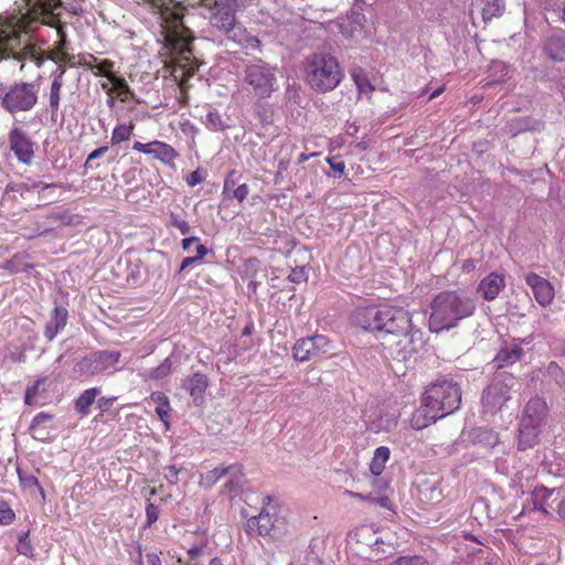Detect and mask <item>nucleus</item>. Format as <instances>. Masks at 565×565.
I'll use <instances>...</instances> for the list:
<instances>
[{
  "label": "nucleus",
  "mask_w": 565,
  "mask_h": 565,
  "mask_svg": "<svg viewBox=\"0 0 565 565\" xmlns=\"http://www.w3.org/2000/svg\"><path fill=\"white\" fill-rule=\"evenodd\" d=\"M183 470V467L175 465L164 467V479L170 484H177L179 482V473Z\"/></svg>",
  "instance_id": "obj_46"
},
{
  "label": "nucleus",
  "mask_w": 565,
  "mask_h": 565,
  "mask_svg": "<svg viewBox=\"0 0 565 565\" xmlns=\"http://www.w3.org/2000/svg\"><path fill=\"white\" fill-rule=\"evenodd\" d=\"M53 418L52 415L50 414H46V413H39L38 415L34 416L32 423H31V430L34 431V434L38 431V429L45 423L47 422H51Z\"/></svg>",
  "instance_id": "obj_49"
},
{
  "label": "nucleus",
  "mask_w": 565,
  "mask_h": 565,
  "mask_svg": "<svg viewBox=\"0 0 565 565\" xmlns=\"http://www.w3.org/2000/svg\"><path fill=\"white\" fill-rule=\"evenodd\" d=\"M207 254V249L203 244H198L196 255L193 257H185L182 259L179 271H183L191 267L193 264L201 262Z\"/></svg>",
  "instance_id": "obj_39"
},
{
  "label": "nucleus",
  "mask_w": 565,
  "mask_h": 565,
  "mask_svg": "<svg viewBox=\"0 0 565 565\" xmlns=\"http://www.w3.org/2000/svg\"><path fill=\"white\" fill-rule=\"evenodd\" d=\"M100 86L105 93H115L116 97L121 103L135 99V93L129 86L128 82L118 74L116 76H113V78H110V82L102 83Z\"/></svg>",
  "instance_id": "obj_22"
},
{
  "label": "nucleus",
  "mask_w": 565,
  "mask_h": 565,
  "mask_svg": "<svg viewBox=\"0 0 565 565\" xmlns=\"http://www.w3.org/2000/svg\"><path fill=\"white\" fill-rule=\"evenodd\" d=\"M19 45L20 43L13 46L12 51H10L7 58L12 56L14 60L19 62L29 60L38 66H41L46 61L45 53L38 49L35 45L26 44L21 51L15 52V47ZM3 60H6V57Z\"/></svg>",
  "instance_id": "obj_25"
},
{
  "label": "nucleus",
  "mask_w": 565,
  "mask_h": 565,
  "mask_svg": "<svg viewBox=\"0 0 565 565\" xmlns=\"http://www.w3.org/2000/svg\"><path fill=\"white\" fill-rule=\"evenodd\" d=\"M18 477L20 484L24 489H38L42 495H44V490L41 487L38 478L31 473H26L22 471L21 469H18Z\"/></svg>",
  "instance_id": "obj_38"
},
{
  "label": "nucleus",
  "mask_w": 565,
  "mask_h": 565,
  "mask_svg": "<svg viewBox=\"0 0 565 565\" xmlns=\"http://www.w3.org/2000/svg\"><path fill=\"white\" fill-rule=\"evenodd\" d=\"M170 226L178 228L182 235H186L190 233V225L186 221L179 218V216L174 213L170 215Z\"/></svg>",
  "instance_id": "obj_47"
},
{
  "label": "nucleus",
  "mask_w": 565,
  "mask_h": 565,
  "mask_svg": "<svg viewBox=\"0 0 565 565\" xmlns=\"http://www.w3.org/2000/svg\"><path fill=\"white\" fill-rule=\"evenodd\" d=\"M56 64H57V67L52 73V79L64 81V75L66 73V64H64L63 62H58Z\"/></svg>",
  "instance_id": "obj_59"
},
{
  "label": "nucleus",
  "mask_w": 565,
  "mask_h": 565,
  "mask_svg": "<svg viewBox=\"0 0 565 565\" xmlns=\"http://www.w3.org/2000/svg\"><path fill=\"white\" fill-rule=\"evenodd\" d=\"M255 113L263 125H269L273 122V109L268 104L256 103Z\"/></svg>",
  "instance_id": "obj_40"
},
{
  "label": "nucleus",
  "mask_w": 565,
  "mask_h": 565,
  "mask_svg": "<svg viewBox=\"0 0 565 565\" xmlns=\"http://www.w3.org/2000/svg\"><path fill=\"white\" fill-rule=\"evenodd\" d=\"M117 401V397L115 396H110V397H100L98 399V408L102 411V412H107L109 411L114 403Z\"/></svg>",
  "instance_id": "obj_55"
},
{
  "label": "nucleus",
  "mask_w": 565,
  "mask_h": 565,
  "mask_svg": "<svg viewBox=\"0 0 565 565\" xmlns=\"http://www.w3.org/2000/svg\"><path fill=\"white\" fill-rule=\"evenodd\" d=\"M276 70L263 62L246 67L245 81L260 98H267L276 90Z\"/></svg>",
  "instance_id": "obj_10"
},
{
  "label": "nucleus",
  "mask_w": 565,
  "mask_h": 565,
  "mask_svg": "<svg viewBox=\"0 0 565 565\" xmlns=\"http://www.w3.org/2000/svg\"><path fill=\"white\" fill-rule=\"evenodd\" d=\"M288 279L295 284H300L302 281H306L307 275H306L305 268L303 267L292 268L288 275Z\"/></svg>",
  "instance_id": "obj_50"
},
{
  "label": "nucleus",
  "mask_w": 565,
  "mask_h": 565,
  "mask_svg": "<svg viewBox=\"0 0 565 565\" xmlns=\"http://www.w3.org/2000/svg\"><path fill=\"white\" fill-rule=\"evenodd\" d=\"M29 257V254L24 252L17 253L3 264L2 268L12 274L26 271L33 267L28 263Z\"/></svg>",
  "instance_id": "obj_33"
},
{
  "label": "nucleus",
  "mask_w": 565,
  "mask_h": 565,
  "mask_svg": "<svg viewBox=\"0 0 565 565\" xmlns=\"http://www.w3.org/2000/svg\"><path fill=\"white\" fill-rule=\"evenodd\" d=\"M148 565H162L160 555L157 553H150L147 555Z\"/></svg>",
  "instance_id": "obj_62"
},
{
  "label": "nucleus",
  "mask_w": 565,
  "mask_h": 565,
  "mask_svg": "<svg viewBox=\"0 0 565 565\" xmlns=\"http://www.w3.org/2000/svg\"><path fill=\"white\" fill-rule=\"evenodd\" d=\"M236 174H237L236 170H231L226 174L225 180H224V186H223V195L230 196L228 191H230L231 188H233L235 185V177H236Z\"/></svg>",
  "instance_id": "obj_54"
},
{
  "label": "nucleus",
  "mask_w": 565,
  "mask_h": 565,
  "mask_svg": "<svg viewBox=\"0 0 565 565\" xmlns=\"http://www.w3.org/2000/svg\"><path fill=\"white\" fill-rule=\"evenodd\" d=\"M228 472V468L225 467H216L212 470H210L206 476L205 480L210 483L217 482L222 477H224Z\"/></svg>",
  "instance_id": "obj_48"
},
{
  "label": "nucleus",
  "mask_w": 565,
  "mask_h": 565,
  "mask_svg": "<svg viewBox=\"0 0 565 565\" xmlns=\"http://www.w3.org/2000/svg\"><path fill=\"white\" fill-rule=\"evenodd\" d=\"M68 312L66 308L57 306L54 308L50 320L45 326L44 335L49 341H52L66 326Z\"/></svg>",
  "instance_id": "obj_23"
},
{
  "label": "nucleus",
  "mask_w": 565,
  "mask_h": 565,
  "mask_svg": "<svg viewBox=\"0 0 565 565\" xmlns=\"http://www.w3.org/2000/svg\"><path fill=\"white\" fill-rule=\"evenodd\" d=\"M166 22V38L171 49L177 53L172 62V76L179 81L181 92L180 100L186 105L189 94L188 81L199 70L198 61L193 57L191 44L194 40L190 30L183 24V13L180 9L162 10Z\"/></svg>",
  "instance_id": "obj_3"
},
{
  "label": "nucleus",
  "mask_w": 565,
  "mask_h": 565,
  "mask_svg": "<svg viewBox=\"0 0 565 565\" xmlns=\"http://www.w3.org/2000/svg\"><path fill=\"white\" fill-rule=\"evenodd\" d=\"M545 54L555 62L565 61V39L553 35L550 36L544 44Z\"/></svg>",
  "instance_id": "obj_30"
},
{
  "label": "nucleus",
  "mask_w": 565,
  "mask_h": 565,
  "mask_svg": "<svg viewBox=\"0 0 565 565\" xmlns=\"http://www.w3.org/2000/svg\"><path fill=\"white\" fill-rule=\"evenodd\" d=\"M352 323L379 334L381 345L393 358L408 360L416 352L414 339L420 330L413 323L412 313L403 307L372 305L358 307L351 315Z\"/></svg>",
  "instance_id": "obj_1"
},
{
  "label": "nucleus",
  "mask_w": 565,
  "mask_h": 565,
  "mask_svg": "<svg viewBox=\"0 0 565 565\" xmlns=\"http://www.w3.org/2000/svg\"><path fill=\"white\" fill-rule=\"evenodd\" d=\"M557 514L565 521V498L557 505Z\"/></svg>",
  "instance_id": "obj_64"
},
{
  "label": "nucleus",
  "mask_w": 565,
  "mask_h": 565,
  "mask_svg": "<svg viewBox=\"0 0 565 565\" xmlns=\"http://www.w3.org/2000/svg\"><path fill=\"white\" fill-rule=\"evenodd\" d=\"M99 387H92L85 390L74 402L75 411L82 415L86 416L89 414L90 406L94 404L96 397L99 395Z\"/></svg>",
  "instance_id": "obj_31"
},
{
  "label": "nucleus",
  "mask_w": 565,
  "mask_h": 565,
  "mask_svg": "<svg viewBox=\"0 0 565 565\" xmlns=\"http://www.w3.org/2000/svg\"><path fill=\"white\" fill-rule=\"evenodd\" d=\"M172 369V361L170 358H166L160 365L151 369L148 372L147 379L151 381H159L167 377Z\"/></svg>",
  "instance_id": "obj_37"
},
{
  "label": "nucleus",
  "mask_w": 565,
  "mask_h": 565,
  "mask_svg": "<svg viewBox=\"0 0 565 565\" xmlns=\"http://www.w3.org/2000/svg\"><path fill=\"white\" fill-rule=\"evenodd\" d=\"M331 348L332 343L328 337L316 334L298 339L292 347V355L297 361L306 362L327 354Z\"/></svg>",
  "instance_id": "obj_12"
},
{
  "label": "nucleus",
  "mask_w": 565,
  "mask_h": 565,
  "mask_svg": "<svg viewBox=\"0 0 565 565\" xmlns=\"http://www.w3.org/2000/svg\"><path fill=\"white\" fill-rule=\"evenodd\" d=\"M548 407L544 398L534 396L525 405L520 420L518 447L526 450L539 443V437L546 426Z\"/></svg>",
  "instance_id": "obj_7"
},
{
  "label": "nucleus",
  "mask_w": 565,
  "mask_h": 565,
  "mask_svg": "<svg viewBox=\"0 0 565 565\" xmlns=\"http://www.w3.org/2000/svg\"><path fill=\"white\" fill-rule=\"evenodd\" d=\"M10 150L13 151L17 159L24 163L30 164L34 157L33 142L30 137L21 129L13 128L9 134Z\"/></svg>",
  "instance_id": "obj_17"
},
{
  "label": "nucleus",
  "mask_w": 565,
  "mask_h": 565,
  "mask_svg": "<svg viewBox=\"0 0 565 565\" xmlns=\"http://www.w3.org/2000/svg\"><path fill=\"white\" fill-rule=\"evenodd\" d=\"M79 65L84 68L90 71L95 76H103L107 78V82H110L113 76H116L117 73L115 70V62L108 58L100 60L96 57L94 54H86L81 56Z\"/></svg>",
  "instance_id": "obj_18"
},
{
  "label": "nucleus",
  "mask_w": 565,
  "mask_h": 565,
  "mask_svg": "<svg viewBox=\"0 0 565 565\" xmlns=\"http://www.w3.org/2000/svg\"><path fill=\"white\" fill-rule=\"evenodd\" d=\"M15 520L14 511L6 503L0 504V524L9 525Z\"/></svg>",
  "instance_id": "obj_45"
},
{
  "label": "nucleus",
  "mask_w": 565,
  "mask_h": 565,
  "mask_svg": "<svg viewBox=\"0 0 565 565\" xmlns=\"http://www.w3.org/2000/svg\"><path fill=\"white\" fill-rule=\"evenodd\" d=\"M160 511L157 505L152 502L147 501L146 503V522L143 524V529L151 527L159 519Z\"/></svg>",
  "instance_id": "obj_43"
},
{
  "label": "nucleus",
  "mask_w": 565,
  "mask_h": 565,
  "mask_svg": "<svg viewBox=\"0 0 565 565\" xmlns=\"http://www.w3.org/2000/svg\"><path fill=\"white\" fill-rule=\"evenodd\" d=\"M554 489H547L544 486L535 487L532 492L533 508L542 512L544 515L550 514V509L552 504L550 503V499L554 494Z\"/></svg>",
  "instance_id": "obj_29"
},
{
  "label": "nucleus",
  "mask_w": 565,
  "mask_h": 565,
  "mask_svg": "<svg viewBox=\"0 0 565 565\" xmlns=\"http://www.w3.org/2000/svg\"><path fill=\"white\" fill-rule=\"evenodd\" d=\"M206 121L209 125H211L214 129H223V122L222 118L218 113L216 111H210L206 115Z\"/></svg>",
  "instance_id": "obj_53"
},
{
  "label": "nucleus",
  "mask_w": 565,
  "mask_h": 565,
  "mask_svg": "<svg viewBox=\"0 0 565 565\" xmlns=\"http://www.w3.org/2000/svg\"><path fill=\"white\" fill-rule=\"evenodd\" d=\"M199 241H200V239H199V237H196V236L185 237V238H183V239H182V242H181L182 248H183L184 250H188V249L190 248L191 244H193V243H199Z\"/></svg>",
  "instance_id": "obj_63"
},
{
  "label": "nucleus",
  "mask_w": 565,
  "mask_h": 565,
  "mask_svg": "<svg viewBox=\"0 0 565 565\" xmlns=\"http://www.w3.org/2000/svg\"><path fill=\"white\" fill-rule=\"evenodd\" d=\"M107 151H108V147L107 146H103V147H99V148L93 150L88 154V157L86 159V162H85V166H88L92 160L97 159V158L104 156Z\"/></svg>",
  "instance_id": "obj_57"
},
{
  "label": "nucleus",
  "mask_w": 565,
  "mask_h": 565,
  "mask_svg": "<svg viewBox=\"0 0 565 565\" xmlns=\"http://www.w3.org/2000/svg\"><path fill=\"white\" fill-rule=\"evenodd\" d=\"M203 181V177L202 174L200 173L199 170H195L193 172H191L188 177H186V183L189 186H194L199 183H201Z\"/></svg>",
  "instance_id": "obj_58"
},
{
  "label": "nucleus",
  "mask_w": 565,
  "mask_h": 565,
  "mask_svg": "<svg viewBox=\"0 0 565 565\" xmlns=\"http://www.w3.org/2000/svg\"><path fill=\"white\" fill-rule=\"evenodd\" d=\"M461 269L465 273H470V271L475 270L476 269V260H473L471 258L463 260Z\"/></svg>",
  "instance_id": "obj_61"
},
{
  "label": "nucleus",
  "mask_w": 565,
  "mask_h": 565,
  "mask_svg": "<svg viewBox=\"0 0 565 565\" xmlns=\"http://www.w3.org/2000/svg\"><path fill=\"white\" fill-rule=\"evenodd\" d=\"M303 75L310 88L320 94L335 89L344 76L339 61L328 53L309 55L303 63Z\"/></svg>",
  "instance_id": "obj_5"
},
{
  "label": "nucleus",
  "mask_w": 565,
  "mask_h": 565,
  "mask_svg": "<svg viewBox=\"0 0 565 565\" xmlns=\"http://www.w3.org/2000/svg\"><path fill=\"white\" fill-rule=\"evenodd\" d=\"M184 386L193 401L196 403L198 401L203 399L205 391L209 386V379L205 374L196 372L188 377Z\"/></svg>",
  "instance_id": "obj_27"
},
{
  "label": "nucleus",
  "mask_w": 565,
  "mask_h": 565,
  "mask_svg": "<svg viewBox=\"0 0 565 565\" xmlns=\"http://www.w3.org/2000/svg\"><path fill=\"white\" fill-rule=\"evenodd\" d=\"M351 77L360 93L366 94L372 93L374 90V86L371 84L369 78L361 72H352Z\"/></svg>",
  "instance_id": "obj_41"
},
{
  "label": "nucleus",
  "mask_w": 565,
  "mask_h": 565,
  "mask_svg": "<svg viewBox=\"0 0 565 565\" xmlns=\"http://www.w3.org/2000/svg\"><path fill=\"white\" fill-rule=\"evenodd\" d=\"M135 129V124L130 122L128 125L121 124L117 125L111 134V143L118 145L122 141L129 140Z\"/></svg>",
  "instance_id": "obj_36"
},
{
  "label": "nucleus",
  "mask_w": 565,
  "mask_h": 565,
  "mask_svg": "<svg viewBox=\"0 0 565 565\" xmlns=\"http://www.w3.org/2000/svg\"><path fill=\"white\" fill-rule=\"evenodd\" d=\"M328 163L334 172L339 174H342L344 172L345 164L342 160H339L338 158L333 157L328 159Z\"/></svg>",
  "instance_id": "obj_56"
},
{
  "label": "nucleus",
  "mask_w": 565,
  "mask_h": 565,
  "mask_svg": "<svg viewBox=\"0 0 565 565\" xmlns=\"http://www.w3.org/2000/svg\"><path fill=\"white\" fill-rule=\"evenodd\" d=\"M461 395L458 383L447 376H439L425 386L422 398L444 418L460 407Z\"/></svg>",
  "instance_id": "obj_6"
},
{
  "label": "nucleus",
  "mask_w": 565,
  "mask_h": 565,
  "mask_svg": "<svg viewBox=\"0 0 565 565\" xmlns=\"http://www.w3.org/2000/svg\"><path fill=\"white\" fill-rule=\"evenodd\" d=\"M472 7L479 9L484 21L502 15L504 0H472Z\"/></svg>",
  "instance_id": "obj_28"
},
{
  "label": "nucleus",
  "mask_w": 565,
  "mask_h": 565,
  "mask_svg": "<svg viewBox=\"0 0 565 565\" xmlns=\"http://www.w3.org/2000/svg\"><path fill=\"white\" fill-rule=\"evenodd\" d=\"M38 102V95L34 85L31 83L14 84L3 95L2 107L10 114L28 111L32 109Z\"/></svg>",
  "instance_id": "obj_11"
},
{
  "label": "nucleus",
  "mask_w": 565,
  "mask_h": 565,
  "mask_svg": "<svg viewBox=\"0 0 565 565\" xmlns=\"http://www.w3.org/2000/svg\"><path fill=\"white\" fill-rule=\"evenodd\" d=\"M344 494H347V495H349L351 498L359 499L361 501H366V502H371V500H375L372 494H362V493H358V492H354V491H351V490H345Z\"/></svg>",
  "instance_id": "obj_60"
},
{
  "label": "nucleus",
  "mask_w": 565,
  "mask_h": 565,
  "mask_svg": "<svg viewBox=\"0 0 565 565\" xmlns=\"http://www.w3.org/2000/svg\"><path fill=\"white\" fill-rule=\"evenodd\" d=\"M45 382V379H39L32 386H29L25 392V403L32 404L33 398L36 396L40 385Z\"/></svg>",
  "instance_id": "obj_51"
},
{
  "label": "nucleus",
  "mask_w": 565,
  "mask_h": 565,
  "mask_svg": "<svg viewBox=\"0 0 565 565\" xmlns=\"http://www.w3.org/2000/svg\"><path fill=\"white\" fill-rule=\"evenodd\" d=\"M515 379L511 374H500L487 386L482 393V412L484 414H497L511 398V390Z\"/></svg>",
  "instance_id": "obj_9"
},
{
  "label": "nucleus",
  "mask_w": 565,
  "mask_h": 565,
  "mask_svg": "<svg viewBox=\"0 0 565 565\" xmlns=\"http://www.w3.org/2000/svg\"><path fill=\"white\" fill-rule=\"evenodd\" d=\"M26 11L19 10L18 14L3 17L0 14V61L8 56L13 46L20 43L22 33L35 31L39 25L46 24L54 28L58 40L53 49L45 53L46 60L58 63L67 51V34L65 23L55 11L62 7V0H24Z\"/></svg>",
  "instance_id": "obj_2"
},
{
  "label": "nucleus",
  "mask_w": 565,
  "mask_h": 565,
  "mask_svg": "<svg viewBox=\"0 0 565 565\" xmlns=\"http://www.w3.org/2000/svg\"><path fill=\"white\" fill-rule=\"evenodd\" d=\"M120 356L121 354L118 351H96L77 362L75 371L81 375L87 376L102 373L115 366L119 362Z\"/></svg>",
  "instance_id": "obj_13"
},
{
  "label": "nucleus",
  "mask_w": 565,
  "mask_h": 565,
  "mask_svg": "<svg viewBox=\"0 0 565 565\" xmlns=\"http://www.w3.org/2000/svg\"><path fill=\"white\" fill-rule=\"evenodd\" d=\"M132 149L145 154H151L156 160L169 167L174 166V161L179 157L178 151L171 145L160 140L147 143L136 141Z\"/></svg>",
  "instance_id": "obj_15"
},
{
  "label": "nucleus",
  "mask_w": 565,
  "mask_h": 565,
  "mask_svg": "<svg viewBox=\"0 0 565 565\" xmlns=\"http://www.w3.org/2000/svg\"><path fill=\"white\" fill-rule=\"evenodd\" d=\"M390 457L391 450L386 446L377 447L374 450L373 458L370 462V471L374 477H379L382 475Z\"/></svg>",
  "instance_id": "obj_32"
},
{
  "label": "nucleus",
  "mask_w": 565,
  "mask_h": 565,
  "mask_svg": "<svg viewBox=\"0 0 565 565\" xmlns=\"http://www.w3.org/2000/svg\"><path fill=\"white\" fill-rule=\"evenodd\" d=\"M468 438L472 445L484 449H493L500 443L499 433L488 427L471 428Z\"/></svg>",
  "instance_id": "obj_20"
},
{
  "label": "nucleus",
  "mask_w": 565,
  "mask_h": 565,
  "mask_svg": "<svg viewBox=\"0 0 565 565\" xmlns=\"http://www.w3.org/2000/svg\"><path fill=\"white\" fill-rule=\"evenodd\" d=\"M17 552L21 555L29 557L33 555V547L31 545V542L29 541L28 532L19 537V542L17 544Z\"/></svg>",
  "instance_id": "obj_44"
},
{
  "label": "nucleus",
  "mask_w": 565,
  "mask_h": 565,
  "mask_svg": "<svg viewBox=\"0 0 565 565\" xmlns=\"http://www.w3.org/2000/svg\"><path fill=\"white\" fill-rule=\"evenodd\" d=\"M388 565H429V563L422 555H406L397 557Z\"/></svg>",
  "instance_id": "obj_42"
},
{
  "label": "nucleus",
  "mask_w": 565,
  "mask_h": 565,
  "mask_svg": "<svg viewBox=\"0 0 565 565\" xmlns=\"http://www.w3.org/2000/svg\"><path fill=\"white\" fill-rule=\"evenodd\" d=\"M185 542L189 545V547L186 548V553L190 558L189 564H195L194 561H196L201 555H203V552L207 546V534L205 531H196L192 533L189 537H186Z\"/></svg>",
  "instance_id": "obj_26"
},
{
  "label": "nucleus",
  "mask_w": 565,
  "mask_h": 565,
  "mask_svg": "<svg viewBox=\"0 0 565 565\" xmlns=\"http://www.w3.org/2000/svg\"><path fill=\"white\" fill-rule=\"evenodd\" d=\"M475 300L461 292L446 290L438 292L430 302L428 329L439 333L456 328L459 321L475 313Z\"/></svg>",
  "instance_id": "obj_4"
},
{
  "label": "nucleus",
  "mask_w": 565,
  "mask_h": 565,
  "mask_svg": "<svg viewBox=\"0 0 565 565\" xmlns=\"http://www.w3.org/2000/svg\"><path fill=\"white\" fill-rule=\"evenodd\" d=\"M249 194V188L246 183L238 185L233 190L232 196L242 203Z\"/></svg>",
  "instance_id": "obj_52"
},
{
  "label": "nucleus",
  "mask_w": 565,
  "mask_h": 565,
  "mask_svg": "<svg viewBox=\"0 0 565 565\" xmlns=\"http://www.w3.org/2000/svg\"><path fill=\"white\" fill-rule=\"evenodd\" d=\"M504 276L498 273H490L486 276L478 286V291L484 300H494L499 294L504 289Z\"/></svg>",
  "instance_id": "obj_19"
},
{
  "label": "nucleus",
  "mask_w": 565,
  "mask_h": 565,
  "mask_svg": "<svg viewBox=\"0 0 565 565\" xmlns=\"http://www.w3.org/2000/svg\"><path fill=\"white\" fill-rule=\"evenodd\" d=\"M441 418L440 415L430 409L429 405L424 403V399L420 398V406L413 412L409 418V425L415 430H422Z\"/></svg>",
  "instance_id": "obj_21"
},
{
  "label": "nucleus",
  "mask_w": 565,
  "mask_h": 565,
  "mask_svg": "<svg viewBox=\"0 0 565 565\" xmlns=\"http://www.w3.org/2000/svg\"><path fill=\"white\" fill-rule=\"evenodd\" d=\"M63 86L64 81L52 79L49 94V106L52 115L56 114L60 109L61 93Z\"/></svg>",
  "instance_id": "obj_35"
},
{
  "label": "nucleus",
  "mask_w": 565,
  "mask_h": 565,
  "mask_svg": "<svg viewBox=\"0 0 565 565\" xmlns=\"http://www.w3.org/2000/svg\"><path fill=\"white\" fill-rule=\"evenodd\" d=\"M149 401L156 404V414L163 423L166 430H169L171 428L172 414L169 397L162 392H152L149 396Z\"/></svg>",
  "instance_id": "obj_24"
},
{
  "label": "nucleus",
  "mask_w": 565,
  "mask_h": 565,
  "mask_svg": "<svg viewBox=\"0 0 565 565\" xmlns=\"http://www.w3.org/2000/svg\"><path fill=\"white\" fill-rule=\"evenodd\" d=\"M271 497L263 499V507L257 515L250 516L245 523V531L248 535L263 537L281 539L286 534L285 521L278 516L275 509L270 507Z\"/></svg>",
  "instance_id": "obj_8"
},
{
  "label": "nucleus",
  "mask_w": 565,
  "mask_h": 565,
  "mask_svg": "<svg viewBox=\"0 0 565 565\" xmlns=\"http://www.w3.org/2000/svg\"><path fill=\"white\" fill-rule=\"evenodd\" d=\"M523 355V350L520 347H514L512 349H502L495 356V361L499 366H505L509 364H513L521 360Z\"/></svg>",
  "instance_id": "obj_34"
},
{
  "label": "nucleus",
  "mask_w": 565,
  "mask_h": 565,
  "mask_svg": "<svg viewBox=\"0 0 565 565\" xmlns=\"http://www.w3.org/2000/svg\"><path fill=\"white\" fill-rule=\"evenodd\" d=\"M524 280L540 306L547 307L553 302L555 290L550 280L535 273L525 274Z\"/></svg>",
  "instance_id": "obj_16"
},
{
  "label": "nucleus",
  "mask_w": 565,
  "mask_h": 565,
  "mask_svg": "<svg viewBox=\"0 0 565 565\" xmlns=\"http://www.w3.org/2000/svg\"><path fill=\"white\" fill-rule=\"evenodd\" d=\"M245 0H218L214 1V12L211 15V23L225 33L234 31L236 24V12L244 7Z\"/></svg>",
  "instance_id": "obj_14"
}]
</instances>
